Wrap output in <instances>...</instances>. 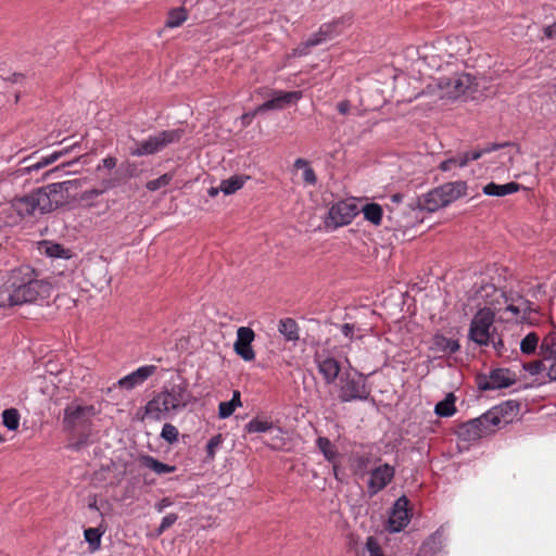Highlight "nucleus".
I'll return each mask as SVG.
<instances>
[{
  "mask_svg": "<svg viewBox=\"0 0 556 556\" xmlns=\"http://www.w3.org/2000/svg\"><path fill=\"white\" fill-rule=\"evenodd\" d=\"M173 504L169 497H163L155 505L154 508L157 513H163L165 508L169 507Z\"/></svg>",
  "mask_w": 556,
  "mask_h": 556,
  "instance_id": "nucleus-57",
  "label": "nucleus"
},
{
  "mask_svg": "<svg viewBox=\"0 0 556 556\" xmlns=\"http://www.w3.org/2000/svg\"><path fill=\"white\" fill-rule=\"evenodd\" d=\"M157 370L155 365L140 366L130 374L118 379L116 386L121 389L132 390L143 384L150 377H152Z\"/></svg>",
  "mask_w": 556,
  "mask_h": 556,
  "instance_id": "nucleus-16",
  "label": "nucleus"
},
{
  "mask_svg": "<svg viewBox=\"0 0 556 556\" xmlns=\"http://www.w3.org/2000/svg\"><path fill=\"white\" fill-rule=\"evenodd\" d=\"M473 78L467 73H455L438 78V86L444 92L443 97L457 99L471 87Z\"/></svg>",
  "mask_w": 556,
  "mask_h": 556,
  "instance_id": "nucleus-9",
  "label": "nucleus"
},
{
  "mask_svg": "<svg viewBox=\"0 0 556 556\" xmlns=\"http://www.w3.org/2000/svg\"><path fill=\"white\" fill-rule=\"evenodd\" d=\"M443 536L444 531L442 527L429 535L420 548V552L424 554V556H439L438 554L443 548Z\"/></svg>",
  "mask_w": 556,
  "mask_h": 556,
  "instance_id": "nucleus-26",
  "label": "nucleus"
},
{
  "mask_svg": "<svg viewBox=\"0 0 556 556\" xmlns=\"http://www.w3.org/2000/svg\"><path fill=\"white\" fill-rule=\"evenodd\" d=\"M455 433L460 441L468 443L478 441L482 437L488 435L485 432V427L479 417L458 425Z\"/></svg>",
  "mask_w": 556,
  "mask_h": 556,
  "instance_id": "nucleus-18",
  "label": "nucleus"
},
{
  "mask_svg": "<svg viewBox=\"0 0 556 556\" xmlns=\"http://www.w3.org/2000/svg\"><path fill=\"white\" fill-rule=\"evenodd\" d=\"M517 302H520V305L522 306L521 318H525L526 314L531 312V303L520 296L518 298Z\"/></svg>",
  "mask_w": 556,
  "mask_h": 556,
  "instance_id": "nucleus-60",
  "label": "nucleus"
},
{
  "mask_svg": "<svg viewBox=\"0 0 556 556\" xmlns=\"http://www.w3.org/2000/svg\"><path fill=\"white\" fill-rule=\"evenodd\" d=\"M495 314L491 309H479L472 317L468 338L479 346H486L490 343Z\"/></svg>",
  "mask_w": 556,
  "mask_h": 556,
  "instance_id": "nucleus-7",
  "label": "nucleus"
},
{
  "mask_svg": "<svg viewBox=\"0 0 556 556\" xmlns=\"http://www.w3.org/2000/svg\"><path fill=\"white\" fill-rule=\"evenodd\" d=\"M353 23V16L351 14H344L340 17H336L330 22L324 23L320 27L327 34L329 40L340 36L343 31L349 28Z\"/></svg>",
  "mask_w": 556,
  "mask_h": 556,
  "instance_id": "nucleus-25",
  "label": "nucleus"
},
{
  "mask_svg": "<svg viewBox=\"0 0 556 556\" xmlns=\"http://www.w3.org/2000/svg\"><path fill=\"white\" fill-rule=\"evenodd\" d=\"M302 98V91H277L275 97L265 101L260 110H281L286 105L299 101Z\"/></svg>",
  "mask_w": 556,
  "mask_h": 556,
  "instance_id": "nucleus-22",
  "label": "nucleus"
},
{
  "mask_svg": "<svg viewBox=\"0 0 556 556\" xmlns=\"http://www.w3.org/2000/svg\"><path fill=\"white\" fill-rule=\"evenodd\" d=\"M327 41H329V38L327 37V34L324 31V29L319 26L317 31L312 34L304 42L298 47L296 51L300 55L307 54L311 48L323 45Z\"/></svg>",
  "mask_w": 556,
  "mask_h": 556,
  "instance_id": "nucleus-32",
  "label": "nucleus"
},
{
  "mask_svg": "<svg viewBox=\"0 0 556 556\" xmlns=\"http://www.w3.org/2000/svg\"><path fill=\"white\" fill-rule=\"evenodd\" d=\"M303 180L309 186H315L317 184V176L309 165L303 169Z\"/></svg>",
  "mask_w": 556,
  "mask_h": 556,
  "instance_id": "nucleus-54",
  "label": "nucleus"
},
{
  "mask_svg": "<svg viewBox=\"0 0 556 556\" xmlns=\"http://www.w3.org/2000/svg\"><path fill=\"white\" fill-rule=\"evenodd\" d=\"M298 323L290 317L282 318L278 324V331L289 342H298L300 339Z\"/></svg>",
  "mask_w": 556,
  "mask_h": 556,
  "instance_id": "nucleus-30",
  "label": "nucleus"
},
{
  "mask_svg": "<svg viewBox=\"0 0 556 556\" xmlns=\"http://www.w3.org/2000/svg\"><path fill=\"white\" fill-rule=\"evenodd\" d=\"M236 410V406L230 401L220 402L218 405V417L226 419Z\"/></svg>",
  "mask_w": 556,
  "mask_h": 556,
  "instance_id": "nucleus-51",
  "label": "nucleus"
},
{
  "mask_svg": "<svg viewBox=\"0 0 556 556\" xmlns=\"http://www.w3.org/2000/svg\"><path fill=\"white\" fill-rule=\"evenodd\" d=\"M76 147H79L78 143H74L70 147H66L60 151H54L52 153H50L49 155H45V156H41L40 160L27 167L24 168V172L26 173H33V172H37L52 163H54L56 160H59L61 156H64L66 154H68L71 151H73Z\"/></svg>",
  "mask_w": 556,
  "mask_h": 556,
  "instance_id": "nucleus-27",
  "label": "nucleus"
},
{
  "mask_svg": "<svg viewBox=\"0 0 556 556\" xmlns=\"http://www.w3.org/2000/svg\"><path fill=\"white\" fill-rule=\"evenodd\" d=\"M247 179L248 177L240 175H233L228 179H224L220 182V191L226 195L233 194L244 186Z\"/></svg>",
  "mask_w": 556,
  "mask_h": 556,
  "instance_id": "nucleus-35",
  "label": "nucleus"
},
{
  "mask_svg": "<svg viewBox=\"0 0 556 556\" xmlns=\"http://www.w3.org/2000/svg\"><path fill=\"white\" fill-rule=\"evenodd\" d=\"M316 445L320 453L324 455V457L332 464V469L334 473V478L338 479V464H337V457H338V451L334 444L326 437H319L316 440Z\"/></svg>",
  "mask_w": 556,
  "mask_h": 556,
  "instance_id": "nucleus-28",
  "label": "nucleus"
},
{
  "mask_svg": "<svg viewBox=\"0 0 556 556\" xmlns=\"http://www.w3.org/2000/svg\"><path fill=\"white\" fill-rule=\"evenodd\" d=\"M141 464L146 468H148V469L152 470L153 472H155L156 475L172 473V472H174L176 470L175 466L162 463V462H160L159 459H156L155 457H153L151 455L142 456L141 457Z\"/></svg>",
  "mask_w": 556,
  "mask_h": 556,
  "instance_id": "nucleus-33",
  "label": "nucleus"
},
{
  "mask_svg": "<svg viewBox=\"0 0 556 556\" xmlns=\"http://www.w3.org/2000/svg\"><path fill=\"white\" fill-rule=\"evenodd\" d=\"M188 18V12L186 10V5H181L179 8L172 9L168 12L167 20L165 22V26L168 28L179 27Z\"/></svg>",
  "mask_w": 556,
  "mask_h": 556,
  "instance_id": "nucleus-36",
  "label": "nucleus"
},
{
  "mask_svg": "<svg viewBox=\"0 0 556 556\" xmlns=\"http://www.w3.org/2000/svg\"><path fill=\"white\" fill-rule=\"evenodd\" d=\"M395 468L389 464H382L369 471L367 481V493L370 497L386 489L394 479Z\"/></svg>",
  "mask_w": 556,
  "mask_h": 556,
  "instance_id": "nucleus-13",
  "label": "nucleus"
},
{
  "mask_svg": "<svg viewBox=\"0 0 556 556\" xmlns=\"http://www.w3.org/2000/svg\"><path fill=\"white\" fill-rule=\"evenodd\" d=\"M456 396L450 392L446 394L444 400L440 401L434 406V414L439 417H451L456 413L455 407Z\"/></svg>",
  "mask_w": 556,
  "mask_h": 556,
  "instance_id": "nucleus-34",
  "label": "nucleus"
},
{
  "mask_svg": "<svg viewBox=\"0 0 556 556\" xmlns=\"http://www.w3.org/2000/svg\"><path fill=\"white\" fill-rule=\"evenodd\" d=\"M507 146H509L508 142L491 143L482 149H477L473 151L458 153L457 155H455L453 157L442 161L439 165V168L442 172H447L455 166L463 168V167L467 166L469 162L479 160L482 155H484L486 153H491L493 151H497Z\"/></svg>",
  "mask_w": 556,
  "mask_h": 556,
  "instance_id": "nucleus-11",
  "label": "nucleus"
},
{
  "mask_svg": "<svg viewBox=\"0 0 556 556\" xmlns=\"http://www.w3.org/2000/svg\"><path fill=\"white\" fill-rule=\"evenodd\" d=\"M490 343H492L494 350L498 355H502L503 351L505 350L504 342L502 338L495 337V329L493 328V334L491 336Z\"/></svg>",
  "mask_w": 556,
  "mask_h": 556,
  "instance_id": "nucleus-56",
  "label": "nucleus"
},
{
  "mask_svg": "<svg viewBox=\"0 0 556 556\" xmlns=\"http://www.w3.org/2000/svg\"><path fill=\"white\" fill-rule=\"evenodd\" d=\"M314 363L326 384L334 383L342 372L339 359L326 349L317 350L314 353Z\"/></svg>",
  "mask_w": 556,
  "mask_h": 556,
  "instance_id": "nucleus-8",
  "label": "nucleus"
},
{
  "mask_svg": "<svg viewBox=\"0 0 556 556\" xmlns=\"http://www.w3.org/2000/svg\"><path fill=\"white\" fill-rule=\"evenodd\" d=\"M68 185L70 180L53 182L25 195L14 197L10 202L11 208L22 219L51 213L65 202L64 192L68 190Z\"/></svg>",
  "mask_w": 556,
  "mask_h": 556,
  "instance_id": "nucleus-2",
  "label": "nucleus"
},
{
  "mask_svg": "<svg viewBox=\"0 0 556 556\" xmlns=\"http://www.w3.org/2000/svg\"><path fill=\"white\" fill-rule=\"evenodd\" d=\"M23 78H24L23 74L14 73L10 77L5 78V80L16 84V83H20Z\"/></svg>",
  "mask_w": 556,
  "mask_h": 556,
  "instance_id": "nucleus-63",
  "label": "nucleus"
},
{
  "mask_svg": "<svg viewBox=\"0 0 556 556\" xmlns=\"http://www.w3.org/2000/svg\"><path fill=\"white\" fill-rule=\"evenodd\" d=\"M102 193L101 189L100 188H92V189H88V190H85L81 195H80V200L81 201H91V200H94L97 199L98 197H100Z\"/></svg>",
  "mask_w": 556,
  "mask_h": 556,
  "instance_id": "nucleus-55",
  "label": "nucleus"
},
{
  "mask_svg": "<svg viewBox=\"0 0 556 556\" xmlns=\"http://www.w3.org/2000/svg\"><path fill=\"white\" fill-rule=\"evenodd\" d=\"M178 519V515L170 513L163 517L160 526L156 528V534L161 535L164 533L168 528H170Z\"/></svg>",
  "mask_w": 556,
  "mask_h": 556,
  "instance_id": "nucleus-50",
  "label": "nucleus"
},
{
  "mask_svg": "<svg viewBox=\"0 0 556 556\" xmlns=\"http://www.w3.org/2000/svg\"><path fill=\"white\" fill-rule=\"evenodd\" d=\"M513 407H517V405H514L511 401H508L505 404L495 406L485 412L484 414H482L481 416H479V419L485 427L486 434L491 433L494 427H497L502 424L505 414L507 413L508 409L511 410Z\"/></svg>",
  "mask_w": 556,
  "mask_h": 556,
  "instance_id": "nucleus-19",
  "label": "nucleus"
},
{
  "mask_svg": "<svg viewBox=\"0 0 556 556\" xmlns=\"http://www.w3.org/2000/svg\"><path fill=\"white\" fill-rule=\"evenodd\" d=\"M125 173L127 177H134L137 175V166L134 163H126Z\"/></svg>",
  "mask_w": 556,
  "mask_h": 556,
  "instance_id": "nucleus-61",
  "label": "nucleus"
},
{
  "mask_svg": "<svg viewBox=\"0 0 556 556\" xmlns=\"http://www.w3.org/2000/svg\"><path fill=\"white\" fill-rule=\"evenodd\" d=\"M339 327H340L341 333L350 341H352L354 339L363 338L362 329L356 327L354 324L346 323V324L340 325Z\"/></svg>",
  "mask_w": 556,
  "mask_h": 556,
  "instance_id": "nucleus-43",
  "label": "nucleus"
},
{
  "mask_svg": "<svg viewBox=\"0 0 556 556\" xmlns=\"http://www.w3.org/2000/svg\"><path fill=\"white\" fill-rule=\"evenodd\" d=\"M540 338L535 332H529L520 342V351L526 355H531L535 352Z\"/></svg>",
  "mask_w": 556,
  "mask_h": 556,
  "instance_id": "nucleus-42",
  "label": "nucleus"
},
{
  "mask_svg": "<svg viewBox=\"0 0 556 556\" xmlns=\"http://www.w3.org/2000/svg\"><path fill=\"white\" fill-rule=\"evenodd\" d=\"M172 179H173V175L166 173V174L161 175L156 179L148 181L146 187L150 191H156L163 187L168 186L170 184Z\"/></svg>",
  "mask_w": 556,
  "mask_h": 556,
  "instance_id": "nucleus-44",
  "label": "nucleus"
},
{
  "mask_svg": "<svg viewBox=\"0 0 556 556\" xmlns=\"http://www.w3.org/2000/svg\"><path fill=\"white\" fill-rule=\"evenodd\" d=\"M364 217L374 225H380L382 219V208L377 203L366 204L363 208Z\"/></svg>",
  "mask_w": 556,
  "mask_h": 556,
  "instance_id": "nucleus-40",
  "label": "nucleus"
},
{
  "mask_svg": "<svg viewBox=\"0 0 556 556\" xmlns=\"http://www.w3.org/2000/svg\"><path fill=\"white\" fill-rule=\"evenodd\" d=\"M441 202H443V200H442L438 189L435 188V189L429 191L427 194H425L424 202H422V208L427 210L428 212H435L439 208L445 206V204L441 203Z\"/></svg>",
  "mask_w": 556,
  "mask_h": 556,
  "instance_id": "nucleus-38",
  "label": "nucleus"
},
{
  "mask_svg": "<svg viewBox=\"0 0 556 556\" xmlns=\"http://www.w3.org/2000/svg\"><path fill=\"white\" fill-rule=\"evenodd\" d=\"M96 414L93 405L83 404L78 400L65 406L62 419L63 429L71 435L77 437V441L74 444L76 450L88 443L92 418Z\"/></svg>",
  "mask_w": 556,
  "mask_h": 556,
  "instance_id": "nucleus-4",
  "label": "nucleus"
},
{
  "mask_svg": "<svg viewBox=\"0 0 556 556\" xmlns=\"http://www.w3.org/2000/svg\"><path fill=\"white\" fill-rule=\"evenodd\" d=\"M543 34L545 38L547 39H555L556 38V22L547 25L543 28Z\"/></svg>",
  "mask_w": 556,
  "mask_h": 556,
  "instance_id": "nucleus-58",
  "label": "nucleus"
},
{
  "mask_svg": "<svg viewBox=\"0 0 556 556\" xmlns=\"http://www.w3.org/2000/svg\"><path fill=\"white\" fill-rule=\"evenodd\" d=\"M223 443V438H222V434H216V435H213L208 442L206 443V457L208 459H214L215 457V454H216V450L222 445Z\"/></svg>",
  "mask_w": 556,
  "mask_h": 556,
  "instance_id": "nucleus-47",
  "label": "nucleus"
},
{
  "mask_svg": "<svg viewBox=\"0 0 556 556\" xmlns=\"http://www.w3.org/2000/svg\"><path fill=\"white\" fill-rule=\"evenodd\" d=\"M521 185L515 181H510L504 185H497L491 181L483 187L482 192L489 197H505L507 194L519 191Z\"/></svg>",
  "mask_w": 556,
  "mask_h": 556,
  "instance_id": "nucleus-29",
  "label": "nucleus"
},
{
  "mask_svg": "<svg viewBox=\"0 0 556 556\" xmlns=\"http://www.w3.org/2000/svg\"><path fill=\"white\" fill-rule=\"evenodd\" d=\"M356 214L357 211L355 204L346 201H339L329 208L325 224L329 228L337 229L352 223Z\"/></svg>",
  "mask_w": 556,
  "mask_h": 556,
  "instance_id": "nucleus-12",
  "label": "nucleus"
},
{
  "mask_svg": "<svg viewBox=\"0 0 556 556\" xmlns=\"http://www.w3.org/2000/svg\"><path fill=\"white\" fill-rule=\"evenodd\" d=\"M502 311L511 313L516 319H518L519 317L521 318L522 306L520 305V302H518V304H515L514 302H509V299L507 298L506 303L502 301Z\"/></svg>",
  "mask_w": 556,
  "mask_h": 556,
  "instance_id": "nucleus-52",
  "label": "nucleus"
},
{
  "mask_svg": "<svg viewBox=\"0 0 556 556\" xmlns=\"http://www.w3.org/2000/svg\"><path fill=\"white\" fill-rule=\"evenodd\" d=\"M546 361L539 359L530 363L523 364V369L529 372L531 376H536L543 372L544 370H547L548 366L545 364Z\"/></svg>",
  "mask_w": 556,
  "mask_h": 556,
  "instance_id": "nucleus-46",
  "label": "nucleus"
},
{
  "mask_svg": "<svg viewBox=\"0 0 556 556\" xmlns=\"http://www.w3.org/2000/svg\"><path fill=\"white\" fill-rule=\"evenodd\" d=\"M372 456L370 453L355 454L352 456V466L355 475L363 477L368 471Z\"/></svg>",
  "mask_w": 556,
  "mask_h": 556,
  "instance_id": "nucleus-37",
  "label": "nucleus"
},
{
  "mask_svg": "<svg viewBox=\"0 0 556 556\" xmlns=\"http://www.w3.org/2000/svg\"><path fill=\"white\" fill-rule=\"evenodd\" d=\"M443 202L446 205L464 197L467 192V184L462 180L444 184L437 188Z\"/></svg>",
  "mask_w": 556,
  "mask_h": 556,
  "instance_id": "nucleus-23",
  "label": "nucleus"
},
{
  "mask_svg": "<svg viewBox=\"0 0 556 556\" xmlns=\"http://www.w3.org/2000/svg\"><path fill=\"white\" fill-rule=\"evenodd\" d=\"M540 352L544 361H549L547 376L556 380V332H549L543 338Z\"/></svg>",
  "mask_w": 556,
  "mask_h": 556,
  "instance_id": "nucleus-20",
  "label": "nucleus"
},
{
  "mask_svg": "<svg viewBox=\"0 0 556 556\" xmlns=\"http://www.w3.org/2000/svg\"><path fill=\"white\" fill-rule=\"evenodd\" d=\"M254 339L255 332L250 327H239L237 329V339L233 343V350L244 362L255 359V352L252 348Z\"/></svg>",
  "mask_w": 556,
  "mask_h": 556,
  "instance_id": "nucleus-15",
  "label": "nucleus"
},
{
  "mask_svg": "<svg viewBox=\"0 0 556 556\" xmlns=\"http://www.w3.org/2000/svg\"><path fill=\"white\" fill-rule=\"evenodd\" d=\"M185 134L181 128L162 130L155 135L149 136L147 139L137 142L136 147L130 149V155L144 156L155 154L169 144L179 142Z\"/></svg>",
  "mask_w": 556,
  "mask_h": 556,
  "instance_id": "nucleus-6",
  "label": "nucleus"
},
{
  "mask_svg": "<svg viewBox=\"0 0 556 556\" xmlns=\"http://www.w3.org/2000/svg\"><path fill=\"white\" fill-rule=\"evenodd\" d=\"M52 290L50 282L36 278V273L30 266H21L11 270L4 291L0 292V306L41 304L51 296Z\"/></svg>",
  "mask_w": 556,
  "mask_h": 556,
  "instance_id": "nucleus-1",
  "label": "nucleus"
},
{
  "mask_svg": "<svg viewBox=\"0 0 556 556\" xmlns=\"http://www.w3.org/2000/svg\"><path fill=\"white\" fill-rule=\"evenodd\" d=\"M337 110L340 114L346 115L351 110V103L348 100L340 101L337 104Z\"/></svg>",
  "mask_w": 556,
  "mask_h": 556,
  "instance_id": "nucleus-59",
  "label": "nucleus"
},
{
  "mask_svg": "<svg viewBox=\"0 0 556 556\" xmlns=\"http://www.w3.org/2000/svg\"><path fill=\"white\" fill-rule=\"evenodd\" d=\"M308 162L304 159H296L295 162H294V167L300 169V168H306L308 166Z\"/></svg>",
  "mask_w": 556,
  "mask_h": 556,
  "instance_id": "nucleus-64",
  "label": "nucleus"
},
{
  "mask_svg": "<svg viewBox=\"0 0 556 556\" xmlns=\"http://www.w3.org/2000/svg\"><path fill=\"white\" fill-rule=\"evenodd\" d=\"M302 98V91H277L275 97L265 101L260 110H281L286 105L299 101Z\"/></svg>",
  "mask_w": 556,
  "mask_h": 556,
  "instance_id": "nucleus-21",
  "label": "nucleus"
},
{
  "mask_svg": "<svg viewBox=\"0 0 556 556\" xmlns=\"http://www.w3.org/2000/svg\"><path fill=\"white\" fill-rule=\"evenodd\" d=\"M475 299L482 301L485 305L483 309H491L492 312H501L502 301L507 302V295L504 291L498 289L494 283L481 280L479 287L475 290Z\"/></svg>",
  "mask_w": 556,
  "mask_h": 556,
  "instance_id": "nucleus-10",
  "label": "nucleus"
},
{
  "mask_svg": "<svg viewBox=\"0 0 556 556\" xmlns=\"http://www.w3.org/2000/svg\"><path fill=\"white\" fill-rule=\"evenodd\" d=\"M337 400L344 403L375 402L367 376L357 369L350 368L341 372L336 384Z\"/></svg>",
  "mask_w": 556,
  "mask_h": 556,
  "instance_id": "nucleus-5",
  "label": "nucleus"
},
{
  "mask_svg": "<svg viewBox=\"0 0 556 556\" xmlns=\"http://www.w3.org/2000/svg\"><path fill=\"white\" fill-rule=\"evenodd\" d=\"M178 429L172 424H165L161 431V438L172 444L178 441Z\"/></svg>",
  "mask_w": 556,
  "mask_h": 556,
  "instance_id": "nucleus-45",
  "label": "nucleus"
},
{
  "mask_svg": "<svg viewBox=\"0 0 556 556\" xmlns=\"http://www.w3.org/2000/svg\"><path fill=\"white\" fill-rule=\"evenodd\" d=\"M273 427L274 425L269 420L253 418L245 425V430L249 433H264L271 430Z\"/></svg>",
  "mask_w": 556,
  "mask_h": 556,
  "instance_id": "nucleus-41",
  "label": "nucleus"
},
{
  "mask_svg": "<svg viewBox=\"0 0 556 556\" xmlns=\"http://www.w3.org/2000/svg\"><path fill=\"white\" fill-rule=\"evenodd\" d=\"M514 383L509 377V370L497 368L490 372L489 376L479 378L478 387L483 391L507 388Z\"/></svg>",
  "mask_w": 556,
  "mask_h": 556,
  "instance_id": "nucleus-17",
  "label": "nucleus"
},
{
  "mask_svg": "<svg viewBox=\"0 0 556 556\" xmlns=\"http://www.w3.org/2000/svg\"><path fill=\"white\" fill-rule=\"evenodd\" d=\"M106 532V527L103 523H100L98 527L88 528L84 531V536L86 542L89 545V551L94 553L101 547V539L103 534Z\"/></svg>",
  "mask_w": 556,
  "mask_h": 556,
  "instance_id": "nucleus-31",
  "label": "nucleus"
},
{
  "mask_svg": "<svg viewBox=\"0 0 556 556\" xmlns=\"http://www.w3.org/2000/svg\"><path fill=\"white\" fill-rule=\"evenodd\" d=\"M194 401L188 389V383L180 380L179 383L165 386L144 406L146 415L154 420H162L176 416Z\"/></svg>",
  "mask_w": 556,
  "mask_h": 556,
  "instance_id": "nucleus-3",
  "label": "nucleus"
},
{
  "mask_svg": "<svg viewBox=\"0 0 556 556\" xmlns=\"http://www.w3.org/2000/svg\"><path fill=\"white\" fill-rule=\"evenodd\" d=\"M122 184V179L117 176V174H115L112 177L102 179L99 184V188L101 189L102 193H105L109 190L121 186Z\"/></svg>",
  "mask_w": 556,
  "mask_h": 556,
  "instance_id": "nucleus-49",
  "label": "nucleus"
},
{
  "mask_svg": "<svg viewBox=\"0 0 556 556\" xmlns=\"http://www.w3.org/2000/svg\"><path fill=\"white\" fill-rule=\"evenodd\" d=\"M365 548L369 556H386L378 540L372 535L367 538Z\"/></svg>",
  "mask_w": 556,
  "mask_h": 556,
  "instance_id": "nucleus-48",
  "label": "nucleus"
},
{
  "mask_svg": "<svg viewBox=\"0 0 556 556\" xmlns=\"http://www.w3.org/2000/svg\"><path fill=\"white\" fill-rule=\"evenodd\" d=\"M20 418L21 416L16 408H8L2 413V424L10 431H14L18 428Z\"/></svg>",
  "mask_w": 556,
  "mask_h": 556,
  "instance_id": "nucleus-39",
  "label": "nucleus"
},
{
  "mask_svg": "<svg viewBox=\"0 0 556 556\" xmlns=\"http://www.w3.org/2000/svg\"><path fill=\"white\" fill-rule=\"evenodd\" d=\"M117 165V159L115 156L109 155L104 157L101 163H99L96 167L97 172H100L102 169H109L112 170Z\"/></svg>",
  "mask_w": 556,
  "mask_h": 556,
  "instance_id": "nucleus-53",
  "label": "nucleus"
},
{
  "mask_svg": "<svg viewBox=\"0 0 556 556\" xmlns=\"http://www.w3.org/2000/svg\"><path fill=\"white\" fill-rule=\"evenodd\" d=\"M409 501L406 495L400 496L391 508L387 529L391 533L401 532L406 528L410 521V514L408 510Z\"/></svg>",
  "mask_w": 556,
  "mask_h": 556,
  "instance_id": "nucleus-14",
  "label": "nucleus"
},
{
  "mask_svg": "<svg viewBox=\"0 0 556 556\" xmlns=\"http://www.w3.org/2000/svg\"><path fill=\"white\" fill-rule=\"evenodd\" d=\"M460 345L458 340L446 338L441 333H435L432 337L431 345L429 348L430 351L434 353H441L443 355H452L459 350Z\"/></svg>",
  "mask_w": 556,
  "mask_h": 556,
  "instance_id": "nucleus-24",
  "label": "nucleus"
},
{
  "mask_svg": "<svg viewBox=\"0 0 556 556\" xmlns=\"http://www.w3.org/2000/svg\"><path fill=\"white\" fill-rule=\"evenodd\" d=\"M229 401L236 406V408L242 406L240 391L235 390L232 392V397Z\"/></svg>",
  "mask_w": 556,
  "mask_h": 556,
  "instance_id": "nucleus-62",
  "label": "nucleus"
}]
</instances>
